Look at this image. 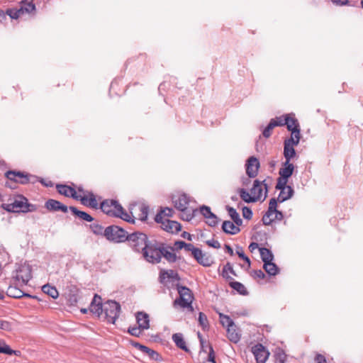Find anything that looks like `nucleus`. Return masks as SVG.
<instances>
[{
	"instance_id": "obj_22",
	"label": "nucleus",
	"mask_w": 363,
	"mask_h": 363,
	"mask_svg": "<svg viewBox=\"0 0 363 363\" xmlns=\"http://www.w3.org/2000/svg\"><path fill=\"white\" fill-rule=\"evenodd\" d=\"M137 323L140 328L143 330H147L150 327L149 315L144 312H138L136 315Z\"/></svg>"
},
{
	"instance_id": "obj_37",
	"label": "nucleus",
	"mask_w": 363,
	"mask_h": 363,
	"mask_svg": "<svg viewBox=\"0 0 363 363\" xmlns=\"http://www.w3.org/2000/svg\"><path fill=\"white\" fill-rule=\"evenodd\" d=\"M230 286L233 288L234 290L237 291L240 294L246 295L247 294V291L245 286L238 281H230L229 284Z\"/></svg>"
},
{
	"instance_id": "obj_20",
	"label": "nucleus",
	"mask_w": 363,
	"mask_h": 363,
	"mask_svg": "<svg viewBox=\"0 0 363 363\" xmlns=\"http://www.w3.org/2000/svg\"><path fill=\"white\" fill-rule=\"evenodd\" d=\"M56 188L60 194L65 196H71L77 200L79 199V196L77 195V192L74 188L65 184H57Z\"/></svg>"
},
{
	"instance_id": "obj_1",
	"label": "nucleus",
	"mask_w": 363,
	"mask_h": 363,
	"mask_svg": "<svg viewBox=\"0 0 363 363\" xmlns=\"http://www.w3.org/2000/svg\"><path fill=\"white\" fill-rule=\"evenodd\" d=\"M101 209L106 214L110 216L121 218V219L130 222V217L125 211L121 205L115 200H105L101 203Z\"/></svg>"
},
{
	"instance_id": "obj_34",
	"label": "nucleus",
	"mask_w": 363,
	"mask_h": 363,
	"mask_svg": "<svg viewBox=\"0 0 363 363\" xmlns=\"http://www.w3.org/2000/svg\"><path fill=\"white\" fill-rule=\"evenodd\" d=\"M296 155V150L294 146H290L289 145H284V156L286 161L290 162L291 160Z\"/></svg>"
},
{
	"instance_id": "obj_46",
	"label": "nucleus",
	"mask_w": 363,
	"mask_h": 363,
	"mask_svg": "<svg viewBox=\"0 0 363 363\" xmlns=\"http://www.w3.org/2000/svg\"><path fill=\"white\" fill-rule=\"evenodd\" d=\"M90 228L94 234L104 235L105 237V229L99 223H92L90 225Z\"/></svg>"
},
{
	"instance_id": "obj_5",
	"label": "nucleus",
	"mask_w": 363,
	"mask_h": 363,
	"mask_svg": "<svg viewBox=\"0 0 363 363\" xmlns=\"http://www.w3.org/2000/svg\"><path fill=\"white\" fill-rule=\"evenodd\" d=\"M128 233L117 225H110L105 228V238L113 242H123L127 239Z\"/></svg>"
},
{
	"instance_id": "obj_35",
	"label": "nucleus",
	"mask_w": 363,
	"mask_h": 363,
	"mask_svg": "<svg viewBox=\"0 0 363 363\" xmlns=\"http://www.w3.org/2000/svg\"><path fill=\"white\" fill-rule=\"evenodd\" d=\"M226 210L228 211V214L233 220V222L237 225H240L242 224V219L240 218V216L237 213L236 210L234 208L230 207L229 206H226Z\"/></svg>"
},
{
	"instance_id": "obj_9",
	"label": "nucleus",
	"mask_w": 363,
	"mask_h": 363,
	"mask_svg": "<svg viewBox=\"0 0 363 363\" xmlns=\"http://www.w3.org/2000/svg\"><path fill=\"white\" fill-rule=\"evenodd\" d=\"M5 176L11 181V182H18L22 184L28 183H35L38 181V177L29 174H24L21 172L8 171L6 172Z\"/></svg>"
},
{
	"instance_id": "obj_47",
	"label": "nucleus",
	"mask_w": 363,
	"mask_h": 363,
	"mask_svg": "<svg viewBox=\"0 0 363 363\" xmlns=\"http://www.w3.org/2000/svg\"><path fill=\"white\" fill-rule=\"evenodd\" d=\"M0 353L11 355L16 353V351L11 350L4 341L0 340Z\"/></svg>"
},
{
	"instance_id": "obj_12",
	"label": "nucleus",
	"mask_w": 363,
	"mask_h": 363,
	"mask_svg": "<svg viewBox=\"0 0 363 363\" xmlns=\"http://www.w3.org/2000/svg\"><path fill=\"white\" fill-rule=\"evenodd\" d=\"M284 167L279 169V177L277 179V182H279V186H281L282 185H285L288 182V179L292 175L294 165L292 163H290L289 161H285L283 164Z\"/></svg>"
},
{
	"instance_id": "obj_59",
	"label": "nucleus",
	"mask_w": 363,
	"mask_h": 363,
	"mask_svg": "<svg viewBox=\"0 0 363 363\" xmlns=\"http://www.w3.org/2000/svg\"><path fill=\"white\" fill-rule=\"evenodd\" d=\"M200 212L206 218L212 213L210 207L204 205L200 207Z\"/></svg>"
},
{
	"instance_id": "obj_55",
	"label": "nucleus",
	"mask_w": 363,
	"mask_h": 363,
	"mask_svg": "<svg viewBox=\"0 0 363 363\" xmlns=\"http://www.w3.org/2000/svg\"><path fill=\"white\" fill-rule=\"evenodd\" d=\"M236 253L238 257L245 261L250 265V257H248L243 252L242 247H237Z\"/></svg>"
},
{
	"instance_id": "obj_57",
	"label": "nucleus",
	"mask_w": 363,
	"mask_h": 363,
	"mask_svg": "<svg viewBox=\"0 0 363 363\" xmlns=\"http://www.w3.org/2000/svg\"><path fill=\"white\" fill-rule=\"evenodd\" d=\"M89 199L88 200V206H91V208H96L98 203L94 194L91 192L89 193Z\"/></svg>"
},
{
	"instance_id": "obj_18",
	"label": "nucleus",
	"mask_w": 363,
	"mask_h": 363,
	"mask_svg": "<svg viewBox=\"0 0 363 363\" xmlns=\"http://www.w3.org/2000/svg\"><path fill=\"white\" fill-rule=\"evenodd\" d=\"M45 208L50 211H61L66 213L68 210L67 206L55 199H48L45 205Z\"/></svg>"
},
{
	"instance_id": "obj_14",
	"label": "nucleus",
	"mask_w": 363,
	"mask_h": 363,
	"mask_svg": "<svg viewBox=\"0 0 363 363\" xmlns=\"http://www.w3.org/2000/svg\"><path fill=\"white\" fill-rule=\"evenodd\" d=\"M22 286L17 285L16 284L13 283V279H11L9 286L6 291V295L14 298H21L22 297L26 296V297H31L30 295L28 294L24 293L20 287Z\"/></svg>"
},
{
	"instance_id": "obj_3",
	"label": "nucleus",
	"mask_w": 363,
	"mask_h": 363,
	"mask_svg": "<svg viewBox=\"0 0 363 363\" xmlns=\"http://www.w3.org/2000/svg\"><path fill=\"white\" fill-rule=\"evenodd\" d=\"M125 241L128 242L130 247L135 252H142L150 242L145 233L135 232L127 235Z\"/></svg>"
},
{
	"instance_id": "obj_13",
	"label": "nucleus",
	"mask_w": 363,
	"mask_h": 363,
	"mask_svg": "<svg viewBox=\"0 0 363 363\" xmlns=\"http://www.w3.org/2000/svg\"><path fill=\"white\" fill-rule=\"evenodd\" d=\"M251 352L255 356L257 363H265L270 354L268 350L260 343L252 347Z\"/></svg>"
},
{
	"instance_id": "obj_60",
	"label": "nucleus",
	"mask_w": 363,
	"mask_h": 363,
	"mask_svg": "<svg viewBox=\"0 0 363 363\" xmlns=\"http://www.w3.org/2000/svg\"><path fill=\"white\" fill-rule=\"evenodd\" d=\"M0 329L9 331L11 330V325L9 321L0 320Z\"/></svg>"
},
{
	"instance_id": "obj_41",
	"label": "nucleus",
	"mask_w": 363,
	"mask_h": 363,
	"mask_svg": "<svg viewBox=\"0 0 363 363\" xmlns=\"http://www.w3.org/2000/svg\"><path fill=\"white\" fill-rule=\"evenodd\" d=\"M162 257H164L168 262H174L177 260V255L175 253L169 251L165 247H162Z\"/></svg>"
},
{
	"instance_id": "obj_40",
	"label": "nucleus",
	"mask_w": 363,
	"mask_h": 363,
	"mask_svg": "<svg viewBox=\"0 0 363 363\" xmlns=\"http://www.w3.org/2000/svg\"><path fill=\"white\" fill-rule=\"evenodd\" d=\"M5 15H8L11 18L17 19L23 15L22 9H9L6 10Z\"/></svg>"
},
{
	"instance_id": "obj_63",
	"label": "nucleus",
	"mask_w": 363,
	"mask_h": 363,
	"mask_svg": "<svg viewBox=\"0 0 363 363\" xmlns=\"http://www.w3.org/2000/svg\"><path fill=\"white\" fill-rule=\"evenodd\" d=\"M269 125H267V127L263 130L262 135L264 138H268L271 136L272 130Z\"/></svg>"
},
{
	"instance_id": "obj_32",
	"label": "nucleus",
	"mask_w": 363,
	"mask_h": 363,
	"mask_svg": "<svg viewBox=\"0 0 363 363\" xmlns=\"http://www.w3.org/2000/svg\"><path fill=\"white\" fill-rule=\"evenodd\" d=\"M259 252L260 257L264 263L273 260L274 255L271 250H269V249L265 247H261L259 248Z\"/></svg>"
},
{
	"instance_id": "obj_23",
	"label": "nucleus",
	"mask_w": 363,
	"mask_h": 363,
	"mask_svg": "<svg viewBox=\"0 0 363 363\" xmlns=\"http://www.w3.org/2000/svg\"><path fill=\"white\" fill-rule=\"evenodd\" d=\"M189 202V198L186 194H182L174 200V206L179 211L186 210V208H188Z\"/></svg>"
},
{
	"instance_id": "obj_10",
	"label": "nucleus",
	"mask_w": 363,
	"mask_h": 363,
	"mask_svg": "<svg viewBox=\"0 0 363 363\" xmlns=\"http://www.w3.org/2000/svg\"><path fill=\"white\" fill-rule=\"evenodd\" d=\"M15 275L13 276V283L17 285L25 286L27 285L29 280L31 279V269L28 265H21L15 272Z\"/></svg>"
},
{
	"instance_id": "obj_7",
	"label": "nucleus",
	"mask_w": 363,
	"mask_h": 363,
	"mask_svg": "<svg viewBox=\"0 0 363 363\" xmlns=\"http://www.w3.org/2000/svg\"><path fill=\"white\" fill-rule=\"evenodd\" d=\"M103 312L109 323H114L119 317L121 312L120 304L115 301H107L104 303Z\"/></svg>"
},
{
	"instance_id": "obj_36",
	"label": "nucleus",
	"mask_w": 363,
	"mask_h": 363,
	"mask_svg": "<svg viewBox=\"0 0 363 363\" xmlns=\"http://www.w3.org/2000/svg\"><path fill=\"white\" fill-rule=\"evenodd\" d=\"M191 303H192V301H191L190 299L179 296V298H178L174 301L173 305H174V307H175V308L177 306H179L181 308H188V307L191 306Z\"/></svg>"
},
{
	"instance_id": "obj_21",
	"label": "nucleus",
	"mask_w": 363,
	"mask_h": 363,
	"mask_svg": "<svg viewBox=\"0 0 363 363\" xmlns=\"http://www.w3.org/2000/svg\"><path fill=\"white\" fill-rule=\"evenodd\" d=\"M194 258L199 264L203 267H210L213 263L211 256L203 252L201 250H200V254H198L196 256H194Z\"/></svg>"
},
{
	"instance_id": "obj_64",
	"label": "nucleus",
	"mask_w": 363,
	"mask_h": 363,
	"mask_svg": "<svg viewBox=\"0 0 363 363\" xmlns=\"http://www.w3.org/2000/svg\"><path fill=\"white\" fill-rule=\"evenodd\" d=\"M315 360L317 361V363H326L325 357L320 354L316 355Z\"/></svg>"
},
{
	"instance_id": "obj_44",
	"label": "nucleus",
	"mask_w": 363,
	"mask_h": 363,
	"mask_svg": "<svg viewBox=\"0 0 363 363\" xmlns=\"http://www.w3.org/2000/svg\"><path fill=\"white\" fill-rule=\"evenodd\" d=\"M276 363H285L286 354L284 351L280 348L277 349L274 354Z\"/></svg>"
},
{
	"instance_id": "obj_30",
	"label": "nucleus",
	"mask_w": 363,
	"mask_h": 363,
	"mask_svg": "<svg viewBox=\"0 0 363 363\" xmlns=\"http://www.w3.org/2000/svg\"><path fill=\"white\" fill-rule=\"evenodd\" d=\"M20 8L23 10V14L31 13L35 11V5L32 1L27 0H22L21 1Z\"/></svg>"
},
{
	"instance_id": "obj_15",
	"label": "nucleus",
	"mask_w": 363,
	"mask_h": 363,
	"mask_svg": "<svg viewBox=\"0 0 363 363\" xmlns=\"http://www.w3.org/2000/svg\"><path fill=\"white\" fill-rule=\"evenodd\" d=\"M160 281L161 284L166 285L167 282L179 281L180 277L178 273L174 270L162 269L160 272Z\"/></svg>"
},
{
	"instance_id": "obj_45",
	"label": "nucleus",
	"mask_w": 363,
	"mask_h": 363,
	"mask_svg": "<svg viewBox=\"0 0 363 363\" xmlns=\"http://www.w3.org/2000/svg\"><path fill=\"white\" fill-rule=\"evenodd\" d=\"M228 272H230L233 274H235V271L233 270V268L230 263L228 262L223 269L222 271V276L225 278L226 279H233V278L228 275Z\"/></svg>"
},
{
	"instance_id": "obj_39",
	"label": "nucleus",
	"mask_w": 363,
	"mask_h": 363,
	"mask_svg": "<svg viewBox=\"0 0 363 363\" xmlns=\"http://www.w3.org/2000/svg\"><path fill=\"white\" fill-rule=\"evenodd\" d=\"M177 291L179 294V296L184 297L191 301L193 300V297L191 293V291L189 288L183 286H177Z\"/></svg>"
},
{
	"instance_id": "obj_31",
	"label": "nucleus",
	"mask_w": 363,
	"mask_h": 363,
	"mask_svg": "<svg viewBox=\"0 0 363 363\" xmlns=\"http://www.w3.org/2000/svg\"><path fill=\"white\" fill-rule=\"evenodd\" d=\"M263 267L266 272L270 276H274L279 272V268L272 261L264 263Z\"/></svg>"
},
{
	"instance_id": "obj_29",
	"label": "nucleus",
	"mask_w": 363,
	"mask_h": 363,
	"mask_svg": "<svg viewBox=\"0 0 363 363\" xmlns=\"http://www.w3.org/2000/svg\"><path fill=\"white\" fill-rule=\"evenodd\" d=\"M172 340L174 342L175 345L180 349L187 352L189 351L186 342L184 340L183 335L182 333H175L172 335Z\"/></svg>"
},
{
	"instance_id": "obj_2",
	"label": "nucleus",
	"mask_w": 363,
	"mask_h": 363,
	"mask_svg": "<svg viewBox=\"0 0 363 363\" xmlns=\"http://www.w3.org/2000/svg\"><path fill=\"white\" fill-rule=\"evenodd\" d=\"M2 207L6 211L15 213H27L35 210V206L28 203V199L22 195L16 196L11 203H4Z\"/></svg>"
},
{
	"instance_id": "obj_38",
	"label": "nucleus",
	"mask_w": 363,
	"mask_h": 363,
	"mask_svg": "<svg viewBox=\"0 0 363 363\" xmlns=\"http://www.w3.org/2000/svg\"><path fill=\"white\" fill-rule=\"evenodd\" d=\"M259 166V160L255 157L251 156V178L257 175Z\"/></svg>"
},
{
	"instance_id": "obj_52",
	"label": "nucleus",
	"mask_w": 363,
	"mask_h": 363,
	"mask_svg": "<svg viewBox=\"0 0 363 363\" xmlns=\"http://www.w3.org/2000/svg\"><path fill=\"white\" fill-rule=\"evenodd\" d=\"M207 354V359L204 362V363H216V356L213 351V349L211 346H209V352Z\"/></svg>"
},
{
	"instance_id": "obj_58",
	"label": "nucleus",
	"mask_w": 363,
	"mask_h": 363,
	"mask_svg": "<svg viewBox=\"0 0 363 363\" xmlns=\"http://www.w3.org/2000/svg\"><path fill=\"white\" fill-rule=\"evenodd\" d=\"M253 277L255 279H257L258 281H259V280H264L266 278L265 274L261 269L254 271Z\"/></svg>"
},
{
	"instance_id": "obj_53",
	"label": "nucleus",
	"mask_w": 363,
	"mask_h": 363,
	"mask_svg": "<svg viewBox=\"0 0 363 363\" xmlns=\"http://www.w3.org/2000/svg\"><path fill=\"white\" fill-rule=\"evenodd\" d=\"M268 125H269L272 128H274L277 126H283L282 116L272 118Z\"/></svg>"
},
{
	"instance_id": "obj_48",
	"label": "nucleus",
	"mask_w": 363,
	"mask_h": 363,
	"mask_svg": "<svg viewBox=\"0 0 363 363\" xmlns=\"http://www.w3.org/2000/svg\"><path fill=\"white\" fill-rule=\"evenodd\" d=\"M139 219L142 221H145L147 218L149 208L145 204H142L140 207Z\"/></svg>"
},
{
	"instance_id": "obj_4",
	"label": "nucleus",
	"mask_w": 363,
	"mask_h": 363,
	"mask_svg": "<svg viewBox=\"0 0 363 363\" xmlns=\"http://www.w3.org/2000/svg\"><path fill=\"white\" fill-rule=\"evenodd\" d=\"M144 258L149 262L159 263L162 258V247L155 242H149L143 251Z\"/></svg>"
},
{
	"instance_id": "obj_43",
	"label": "nucleus",
	"mask_w": 363,
	"mask_h": 363,
	"mask_svg": "<svg viewBox=\"0 0 363 363\" xmlns=\"http://www.w3.org/2000/svg\"><path fill=\"white\" fill-rule=\"evenodd\" d=\"M220 318V322L222 324V325L225 328H228L231 325H235L234 322L232 320V319L228 316L223 315L222 313L219 314Z\"/></svg>"
},
{
	"instance_id": "obj_6",
	"label": "nucleus",
	"mask_w": 363,
	"mask_h": 363,
	"mask_svg": "<svg viewBox=\"0 0 363 363\" xmlns=\"http://www.w3.org/2000/svg\"><path fill=\"white\" fill-rule=\"evenodd\" d=\"M277 201L274 198L271 199L269 203L268 211L262 218V221L264 225H270L274 220H282L283 214L281 211L277 209Z\"/></svg>"
},
{
	"instance_id": "obj_49",
	"label": "nucleus",
	"mask_w": 363,
	"mask_h": 363,
	"mask_svg": "<svg viewBox=\"0 0 363 363\" xmlns=\"http://www.w3.org/2000/svg\"><path fill=\"white\" fill-rule=\"evenodd\" d=\"M184 249L186 252H191L193 257L196 256L198 254H200V249L195 247L194 245H192L191 243H186V245L184 247Z\"/></svg>"
},
{
	"instance_id": "obj_25",
	"label": "nucleus",
	"mask_w": 363,
	"mask_h": 363,
	"mask_svg": "<svg viewBox=\"0 0 363 363\" xmlns=\"http://www.w3.org/2000/svg\"><path fill=\"white\" fill-rule=\"evenodd\" d=\"M226 331L227 336L231 342L236 343L240 340V334L235 324L227 328Z\"/></svg>"
},
{
	"instance_id": "obj_33",
	"label": "nucleus",
	"mask_w": 363,
	"mask_h": 363,
	"mask_svg": "<svg viewBox=\"0 0 363 363\" xmlns=\"http://www.w3.org/2000/svg\"><path fill=\"white\" fill-rule=\"evenodd\" d=\"M42 291L43 293L48 294L52 298H57L59 296V293L55 286H50L47 284L43 286Z\"/></svg>"
},
{
	"instance_id": "obj_16",
	"label": "nucleus",
	"mask_w": 363,
	"mask_h": 363,
	"mask_svg": "<svg viewBox=\"0 0 363 363\" xmlns=\"http://www.w3.org/2000/svg\"><path fill=\"white\" fill-rule=\"evenodd\" d=\"M276 189L280 190L279 196L277 199H276L280 203L291 199L294 193L293 188L291 186H288L287 184L282 185L281 186H279V182H277Z\"/></svg>"
},
{
	"instance_id": "obj_26",
	"label": "nucleus",
	"mask_w": 363,
	"mask_h": 363,
	"mask_svg": "<svg viewBox=\"0 0 363 363\" xmlns=\"http://www.w3.org/2000/svg\"><path fill=\"white\" fill-rule=\"evenodd\" d=\"M300 130H294L291 133V137L284 140V145L296 146L299 143L301 138Z\"/></svg>"
},
{
	"instance_id": "obj_61",
	"label": "nucleus",
	"mask_w": 363,
	"mask_h": 363,
	"mask_svg": "<svg viewBox=\"0 0 363 363\" xmlns=\"http://www.w3.org/2000/svg\"><path fill=\"white\" fill-rule=\"evenodd\" d=\"M206 243L211 247L219 249L220 247V244L218 240L211 239L206 241Z\"/></svg>"
},
{
	"instance_id": "obj_19",
	"label": "nucleus",
	"mask_w": 363,
	"mask_h": 363,
	"mask_svg": "<svg viewBox=\"0 0 363 363\" xmlns=\"http://www.w3.org/2000/svg\"><path fill=\"white\" fill-rule=\"evenodd\" d=\"M282 123L283 125H286L287 129L291 132L300 130L298 120L289 115H286L285 117L282 116Z\"/></svg>"
},
{
	"instance_id": "obj_51",
	"label": "nucleus",
	"mask_w": 363,
	"mask_h": 363,
	"mask_svg": "<svg viewBox=\"0 0 363 363\" xmlns=\"http://www.w3.org/2000/svg\"><path fill=\"white\" fill-rule=\"evenodd\" d=\"M198 320L200 325L203 328V330H205L208 327L207 317L203 313H199Z\"/></svg>"
},
{
	"instance_id": "obj_54",
	"label": "nucleus",
	"mask_w": 363,
	"mask_h": 363,
	"mask_svg": "<svg viewBox=\"0 0 363 363\" xmlns=\"http://www.w3.org/2000/svg\"><path fill=\"white\" fill-rule=\"evenodd\" d=\"M142 330H143L142 328H140V327H130L128 328V332L133 335V336H135V337H139L140 335H141V332Z\"/></svg>"
},
{
	"instance_id": "obj_28",
	"label": "nucleus",
	"mask_w": 363,
	"mask_h": 363,
	"mask_svg": "<svg viewBox=\"0 0 363 363\" xmlns=\"http://www.w3.org/2000/svg\"><path fill=\"white\" fill-rule=\"evenodd\" d=\"M69 210L72 212L74 215L79 217L80 219L83 220L91 222L94 220V218L89 214L84 211L78 210L76 207L70 206Z\"/></svg>"
},
{
	"instance_id": "obj_42",
	"label": "nucleus",
	"mask_w": 363,
	"mask_h": 363,
	"mask_svg": "<svg viewBox=\"0 0 363 363\" xmlns=\"http://www.w3.org/2000/svg\"><path fill=\"white\" fill-rule=\"evenodd\" d=\"M182 212L181 218L184 220L189 221L194 217V213L197 211V210L194 209H189L180 211Z\"/></svg>"
},
{
	"instance_id": "obj_50",
	"label": "nucleus",
	"mask_w": 363,
	"mask_h": 363,
	"mask_svg": "<svg viewBox=\"0 0 363 363\" xmlns=\"http://www.w3.org/2000/svg\"><path fill=\"white\" fill-rule=\"evenodd\" d=\"M206 219L207 224L211 227H215L218 223V218L213 213H212L209 216H208Z\"/></svg>"
},
{
	"instance_id": "obj_11",
	"label": "nucleus",
	"mask_w": 363,
	"mask_h": 363,
	"mask_svg": "<svg viewBox=\"0 0 363 363\" xmlns=\"http://www.w3.org/2000/svg\"><path fill=\"white\" fill-rule=\"evenodd\" d=\"M155 220L156 223H160L161 228L168 233H177L181 230L182 225L179 223L162 216V213H157Z\"/></svg>"
},
{
	"instance_id": "obj_56",
	"label": "nucleus",
	"mask_w": 363,
	"mask_h": 363,
	"mask_svg": "<svg viewBox=\"0 0 363 363\" xmlns=\"http://www.w3.org/2000/svg\"><path fill=\"white\" fill-rule=\"evenodd\" d=\"M240 197L246 203H250V193L244 189H239Z\"/></svg>"
},
{
	"instance_id": "obj_62",
	"label": "nucleus",
	"mask_w": 363,
	"mask_h": 363,
	"mask_svg": "<svg viewBox=\"0 0 363 363\" xmlns=\"http://www.w3.org/2000/svg\"><path fill=\"white\" fill-rule=\"evenodd\" d=\"M172 209L169 208H164V209H161V211L158 213H162V216L166 217H172Z\"/></svg>"
},
{
	"instance_id": "obj_17",
	"label": "nucleus",
	"mask_w": 363,
	"mask_h": 363,
	"mask_svg": "<svg viewBox=\"0 0 363 363\" xmlns=\"http://www.w3.org/2000/svg\"><path fill=\"white\" fill-rule=\"evenodd\" d=\"M104 304L100 296L95 294L89 308L91 313L99 317L103 313Z\"/></svg>"
},
{
	"instance_id": "obj_27",
	"label": "nucleus",
	"mask_w": 363,
	"mask_h": 363,
	"mask_svg": "<svg viewBox=\"0 0 363 363\" xmlns=\"http://www.w3.org/2000/svg\"><path fill=\"white\" fill-rule=\"evenodd\" d=\"M222 229L225 233L231 235H235L240 230L239 228L230 220H225L223 223Z\"/></svg>"
},
{
	"instance_id": "obj_8",
	"label": "nucleus",
	"mask_w": 363,
	"mask_h": 363,
	"mask_svg": "<svg viewBox=\"0 0 363 363\" xmlns=\"http://www.w3.org/2000/svg\"><path fill=\"white\" fill-rule=\"evenodd\" d=\"M267 185L264 183V181L255 180L253 186L251 188V203L263 201L267 197Z\"/></svg>"
},
{
	"instance_id": "obj_24",
	"label": "nucleus",
	"mask_w": 363,
	"mask_h": 363,
	"mask_svg": "<svg viewBox=\"0 0 363 363\" xmlns=\"http://www.w3.org/2000/svg\"><path fill=\"white\" fill-rule=\"evenodd\" d=\"M134 346L138 348L143 353L147 354L152 359L159 360L160 359V355L155 350L145 346L140 345V343L134 344Z\"/></svg>"
}]
</instances>
